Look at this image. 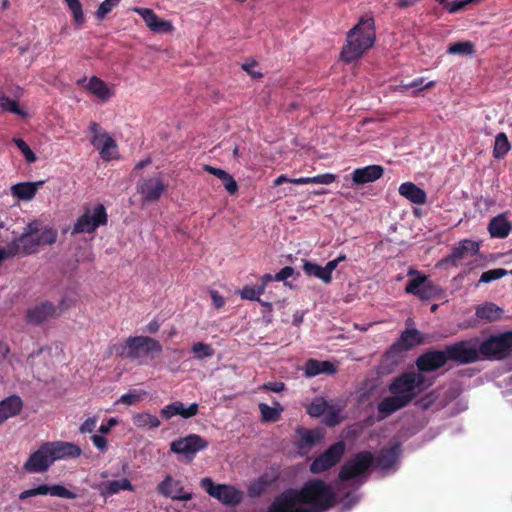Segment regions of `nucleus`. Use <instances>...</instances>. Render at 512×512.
<instances>
[{
	"mask_svg": "<svg viewBox=\"0 0 512 512\" xmlns=\"http://www.w3.org/2000/svg\"><path fill=\"white\" fill-rule=\"evenodd\" d=\"M432 383L433 381L428 380L423 373L416 371L405 372L398 376L389 385L391 396L386 397V415L407 406Z\"/></svg>",
	"mask_w": 512,
	"mask_h": 512,
	"instance_id": "1",
	"label": "nucleus"
},
{
	"mask_svg": "<svg viewBox=\"0 0 512 512\" xmlns=\"http://www.w3.org/2000/svg\"><path fill=\"white\" fill-rule=\"evenodd\" d=\"M374 42L375 27L373 18H361L359 23L347 34L346 44L341 51V59L347 63L357 60L366 50L373 46Z\"/></svg>",
	"mask_w": 512,
	"mask_h": 512,
	"instance_id": "2",
	"label": "nucleus"
},
{
	"mask_svg": "<svg viewBox=\"0 0 512 512\" xmlns=\"http://www.w3.org/2000/svg\"><path fill=\"white\" fill-rule=\"evenodd\" d=\"M293 494L299 504L308 505L310 512H325L334 506L336 501L332 487L320 479H310L298 490L293 489Z\"/></svg>",
	"mask_w": 512,
	"mask_h": 512,
	"instance_id": "3",
	"label": "nucleus"
},
{
	"mask_svg": "<svg viewBox=\"0 0 512 512\" xmlns=\"http://www.w3.org/2000/svg\"><path fill=\"white\" fill-rule=\"evenodd\" d=\"M108 215L103 204H97L94 207L85 205L83 213L80 215L73 228L72 234L93 233L100 226L106 225Z\"/></svg>",
	"mask_w": 512,
	"mask_h": 512,
	"instance_id": "4",
	"label": "nucleus"
},
{
	"mask_svg": "<svg viewBox=\"0 0 512 512\" xmlns=\"http://www.w3.org/2000/svg\"><path fill=\"white\" fill-rule=\"evenodd\" d=\"M409 275H414L406 285L405 291L418 297L422 301L439 300L443 298V289L430 281L426 275L418 271L410 270Z\"/></svg>",
	"mask_w": 512,
	"mask_h": 512,
	"instance_id": "5",
	"label": "nucleus"
},
{
	"mask_svg": "<svg viewBox=\"0 0 512 512\" xmlns=\"http://www.w3.org/2000/svg\"><path fill=\"white\" fill-rule=\"evenodd\" d=\"M479 356L489 359L512 357V332L491 336L478 345Z\"/></svg>",
	"mask_w": 512,
	"mask_h": 512,
	"instance_id": "6",
	"label": "nucleus"
},
{
	"mask_svg": "<svg viewBox=\"0 0 512 512\" xmlns=\"http://www.w3.org/2000/svg\"><path fill=\"white\" fill-rule=\"evenodd\" d=\"M424 342V336L419 330L415 328L405 329L386 351V358H394L393 363L395 364L398 360H402L409 350Z\"/></svg>",
	"mask_w": 512,
	"mask_h": 512,
	"instance_id": "7",
	"label": "nucleus"
},
{
	"mask_svg": "<svg viewBox=\"0 0 512 512\" xmlns=\"http://www.w3.org/2000/svg\"><path fill=\"white\" fill-rule=\"evenodd\" d=\"M374 460V455L370 451H361L343 464L338 478L341 481H349L356 477L364 476L372 467Z\"/></svg>",
	"mask_w": 512,
	"mask_h": 512,
	"instance_id": "8",
	"label": "nucleus"
},
{
	"mask_svg": "<svg viewBox=\"0 0 512 512\" xmlns=\"http://www.w3.org/2000/svg\"><path fill=\"white\" fill-rule=\"evenodd\" d=\"M208 446L209 442L200 435L189 434L172 441L170 451L182 456L186 462L190 463L198 452L205 450Z\"/></svg>",
	"mask_w": 512,
	"mask_h": 512,
	"instance_id": "9",
	"label": "nucleus"
},
{
	"mask_svg": "<svg viewBox=\"0 0 512 512\" xmlns=\"http://www.w3.org/2000/svg\"><path fill=\"white\" fill-rule=\"evenodd\" d=\"M200 486L211 497L226 505H235L241 501L242 494L234 487L225 484H215L209 477L200 480Z\"/></svg>",
	"mask_w": 512,
	"mask_h": 512,
	"instance_id": "10",
	"label": "nucleus"
},
{
	"mask_svg": "<svg viewBox=\"0 0 512 512\" xmlns=\"http://www.w3.org/2000/svg\"><path fill=\"white\" fill-rule=\"evenodd\" d=\"M345 452V443L338 441L332 444L327 450L316 457L310 464V472L313 474L323 473L335 466Z\"/></svg>",
	"mask_w": 512,
	"mask_h": 512,
	"instance_id": "11",
	"label": "nucleus"
},
{
	"mask_svg": "<svg viewBox=\"0 0 512 512\" xmlns=\"http://www.w3.org/2000/svg\"><path fill=\"white\" fill-rule=\"evenodd\" d=\"M447 361L461 364L473 363L479 359L478 345L473 341H461L445 347Z\"/></svg>",
	"mask_w": 512,
	"mask_h": 512,
	"instance_id": "12",
	"label": "nucleus"
},
{
	"mask_svg": "<svg viewBox=\"0 0 512 512\" xmlns=\"http://www.w3.org/2000/svg\"><path fill=\"white\" fill-rule=\"evenodd\" d=\"M129 359L135 360L150 353L160 354L162 346L158 340L148 336H130L128 337Z\"/></svg>",
	"mask_w": 512,
	"mask_h": 512,
	"instance_id": "13",
	"label": "nucleus"
},
{
	"mask_svg": "<svg viewBox=\"0 0 512 512\" xmlns=\"http://www.w3.org/2000/svg\"><path fill=\"white\" fill-rule=\"evenodd\" d=\"M479 250L478 242L469 239L461 240L452 249L451 253L441 260V263L457 266L461 261H470L477 256Z\"/></svg>",
	"mask_w": 512,
	"mask_h": 512,
	"instance_id": "14",
	"label": "nucleus"
},
{
	"mask_svg": "<svg viewBox=\"0 0 512 512\" xmlns=\"http://www.w3.org/2000/svg\"><path fill=\"white\" fill-rule=\"evenodd\" d=\"M131 11L141 16L148 29L155 34H168L174 30L172 23L164 20L150 8L132 7Z\"/></svg>",
	"mask_w": 512,
	"mask_h": 512,
	"instance_id": "15",
	"label": "nucleus"
},
{
	"mask_svg": "<svg viewBox=\"0 0 512 512\" xmlns=\"http://www.w3.org/2000/svg\"><path fill=\"white\" fill-rule=\"evenodd\" d=\"M166 189L167 184L157 177L144 178L137 184V192L144 203L157 202Z\"/></svg>",
	"mask_w": 512,
	"mask_h": 512,
	"instance_id": "16",
	"label": "nucleus"
},
{
	"mask_svg": "<svg viewBox=\"0 0 512 512\" xmlns=\"http://www.w3.org/2000/svg\"><path fill=\"white\" fill-rule=\"evenodd\" d=\"M28 231L10 243V253L13 255H28L34 253L39 246L38 229L28 226Z\"/></svg>",
	"mask_w": 512,
	"mask_h": 512,
	"instance_id": "17",
	"label": "nucleus"
},
{
	"mask_svg": "<svg viewBox=\"0 0 512 512\" xmlns=\"http://www.w3.org/2000/svg\"><path fill=\"white\" fill-rule=\"evenodd\" d=\"M358 401L371 408L376 406L379 418H384V386L381 384L366 383V387L359 395Z\"/></svg>",
	"mask_w": 512,
	"mask_h": 512,
	"instance_id": "18",
	"label": "nucleus"
},
{
	"mask_svg": "<svg viewBox=\"0 0 512 512\" xmlns=\"http://www.w3.org/2000/svg\"><path fill=\"white\" fill-rule=\"evenodd\" d=\"M157 492L172 500L188 501L192 499V494L185 492L181 481L173 479L169 474L157 485Z\"/></svg>",
	"mask_w": 512,
	"mask_h": 512,
	"instance_id": "19",
	"label": "nucleus"
},
{
	"mask_svg": "<svg viewBox=\"0 0 512 512\" xmlns=\"http://www.w3.org/2000/svg\"><path fill=\"white\" fill-rule=\"evenodd\" d=\"M267 512H310V510L300 507L293 489H287L273 500Z\"/></svg>",
	"mask_w": 512,
	"mask_h": 512,
	"instance_id": "20",
	"label": "nucleus"
},
{
	"mask_svg": "<svg viewBox=\"0 0 512 512\" xmlns=\"http://www.w3.org/2000/svg\"><path fill=\"white\" fill-rule=\"evenodd\" d=\"M53 464L48 449L43 443L34 453H32L23 465V469L28 473H42L49 469Z\"/></svg>",
	"mask_w": 512,
	"mask_h": 512,
	"instance_id": "21",
	"label": "nucleus"
},
{
	"mask_svg": "<svg viewBox=\"0 0 512 512\" xmlns=\"http://www.w3.org/2000/svg\"><path fill=\"white\" fill-rule=\"evenodd\" d=\"M56 311V306L52 302L44 301L29 308L25 319L28 324L38 326L55 317Z\"/></svg>",
	"mask_w": 512,
	"mask_h": 512,
	"instance_id": "22",
	"label": "nucleus"
},
{
	"mask_svg": "<svg viewBox=\"0 0 512 512\" xmlns=\"http://www.w3.org/2000/svg\"><path fill=\"white\" fill-rule=\"evenodd\" d=\"M38 495H51V496H57L62 497L66 499H75L77 495L68 490L66 487L55 484L52 486H48L46 484L40 485L36 488L28 489L20 493L19 499L25 500L30 497L38 496Z\"/></svg>",
	"mask_w": 512,
	"mask_h": 512,
	"instance_id": "23",
	"label": "nucleus"
},
{
	"mask_svg": "<svg viewBox=\"0 0 512 512\" xmlns=\"http://www.w3.org/2000/svg\"><path fill=\"white\" fill-rule=\"evenodd\" d=\"M445 350L428 351L420 355L416 360L418 372H432L447 363Z\"/></svg>",
	"mask_w": 512,
	"mask_h": 512,
	"instance_id": "24",
	"label": "nucleus"
},
{
	"mask_svg": "<svg viewBox=\"0 0 512 512\" xmlns=\"http://www.w3.org/2000/svg\"><path fill=\"white\" fill-rule=\"evenodd\" d=\"M48 452L50 454V457L52 459V462L54 463L56 460L63 459V458H75L81 455V448L73 443L70 442H62V441H55V442H46L45 443Z\"/></svg>",
	"mask_w": 512,
	"mask_h": 512,
	"instance_id": "25",
	"label": "nucleus"
},
{
	"mask_svg": "<svg viewBox=\"0 0 512 512\" xmlns=\"http://www.w3.org/2000/svg\"><path fill=\"white\" fill-rule=\"evenodd\" d=\"M384 168L381 165H368L357 168L351 173V179L354 186L364 185L374 182L382 177Z\"/></svg>",
	"mask_w": 512,
	"mask_h": 512,
	"instance_id": "26",
	"label": "nucleus"
},
{
	"mask_svg": "<svg viewBox=\"0 0 512 512\" xmlns=\"http://www.w3.org/2000/svg\"><path fill=\"white\" fill-rule=\"evenodd\" d=\"M199 406L197 403H191L188 407L180 401L170 403L161 410V415L165 419H170L173 416L180 415L183 418H191L198 413Z\"/></svg>",
	"mask_w": 512,
	"mask_h": 512,
	"instance_id": "27",
	"label": "nucleus"
},
{
	"mask_svg": "<svg viewBox=\"0 0 512 512\" xmlns=\"http://www.w3.org/2000/svg\"><path fill=\"white\" fill-rule=\"evenodd\" d=\"M23 405L21 397L15 394L0 401V425L7 419L20 414Z\"/></svg>",
	"mask_w": 512,
	"mask_h": 512,
	"instance_id": "28",
	"label": "nucleus"
},
{
	"mask_svg": "<svg viewBox=\"0 0 512 512\" xmlns=\"http://www.w3.org/2000/svg\"><path fill=\"white\" fill-rule=\"evenodd\" d=\"M93 488L97 489L103 497L112 496L119 493L121 490L133 491V485L127 478L102 482L93 486Z\"/></svg>",
	"mask_w": 512,
	"mask_h": 512,
	"instance_id": "29",
	"label": "nucleus"
},
{
	"mask_svg": "<svg viewBox=\"0 0 512 512\" xmlns=\"http://www.w3.org/2000/svg\"><path fill=\"white\" fill-rule=\"evenodd\" d=\"M307 377H314L319 374L333 375L336 373V366L330 361L308 359L303 367Z\"/></svg>",
	"mask_w": 512,
	"mask_h": 512,
	"instance_id": "30",
	"label": "nucleus"
},
{
	"mask_svg": "<svg viewBox=\"0 0 512 512\" xmlns=\"http://www.w3.org/2000/svg\"><path fill=\"white\" fill-rule=\"evenodd\" d=\"M398 191L401 196L405 197L414 204L423 205L426 203V192L412 182H405L401 184L398 188Z\"/></svg>",
	"mask_w": 512,
	"mask_h": 512,
	"instance_id": "31",
	"label": "nucleus"
},
{
	"mask_svg": "<svg viewBox=\"0 0 512 512\" xmlns=\"http://www.w3.org/2000/svg\"><path fill=\"white\" fill-rule=\"evenodd\" d=\"M511 230L512 224L503 214L493 217L488 224V231L493 238H505Z\"/></svg>",
	"mask_w": 512,
	"mask_h": 512,
	"instance_id": "32",
	"label": "nucleus"
},
{
	"mask_svg": "<svg viewBox=\"0 0 512 512\" xmlns=\"http://www.w3.org/2000/svg\"><path fill=\"white\" fill-rule=\"evenodd\" d=\"M43 184V180L37 182L18 183L12 186V194L22 200H31Z\"/></svg>",
	"mask_w": 512,
	"mask_h": 512,
	"instance_id": "33",
	"label": "nucleus"
},
{
	"mask_svg": "<svg viewBox=\"0 0 512 512\" xmlns=\"http://www.w3.org/2000/svg\"><path fill=\"white\" fill-rule=\"evenodd\" d=\"M86 89L103 102L109 100L113 95V91L108 87V85L97 76H92L89 79Z\"/></svg>",
	"mask_w": 512,
	"mask_h": 512,
	"instance_id": "34",
	"label": "nucleus"
},
{
	"mask_svg": "<svg viewBox=\"0 0 512 512\" xmlns=\"http://www.w3.org/2000/svg\"><path fill=\"white\" fill-rule=\"evenodd\" d=\"M91 144L97 149H100L101 158L104 160H110V149L116 148L115 141L106 132H103L100 135H96V137H92Z\"/></svg>",
	"mask_w": 512,
	"mask_h": 512,
	"instance_id": "35",
	"label": "nucleus"
},
{
	"mask_svg": "<svg viewBox=\"0 0 512 512\" xmlns=\"http://www.w3.org/2000/svg\"><path fill=\"white\" fill-rule=\"evenodd\" d=\"M297 434L300 436L297 447L300 450L310 449L315 446L322 438L318 430H310L305 428H298Z\"/></svg>",
	"mask_w": 512,
	"mask_h": 512,
	"instance_id": "36",
	"label": "nucleus"
},
{
	"mask_svg": "<svg viewBox=\"0 0 512 512\" xmlns=\"http://www.w3.org/2000/svg\"><path fill=\"white\" fill-rule=\"evenodd\" d=\"M503 310L494 303H485L477 307L476 316L481 320L488 322L496 321L501 318Z\"/></svg>",
	"mask_w": 512,
	"mask_h": 512,
	"instance_id": "37",
	"label": "nucleus"
},
{
	"mask_svg": "<svg viewBox=\"0 0 512 512\" xmlns=\"http://www.w3.org/2000/svg\"><path fill=\"white\" fill-rule=\"evenodd\" d=\"M303 271L308 277H316L325 284L332 281V276L327 275L324 267L309 260H303Z\"/></svg>",
	"mask_w": 512,
	"mask_h": 512,
	"instance_id": "38",
	"label": "nucleus"
},
{
	"mask_svg": "<svg viewBox=\"0 0 512 512\" xmlns=\"http://www.w3.org/2000/svg\"><path fill=\"white\" fill-rule=\"evenodd\" d=\"M277 407H270L268 404L260 403L259 411L261 413V421L262 422H277L281 417V412L283 411V407L276 402Z\"/></svg>",
	"mask_w": 512,
	"mask_h": 512,
	"instance_id": "39",
	"label": "nucleus"
},
{
	"mask_svg": "<svg viewBox=\"0 0 512 512\" xmlns=\"http://www.w3.org/2000/svg\"><path fill=\"white\" fill-rule=\"evenodd\" d=\"M400 455L401 445L399 443H394L389 449H386V474L396 471L399 465Z\"/></svg>",
	"mask_w": 512,
	"mask_h": 512,
	"instance_id": "40",
	"label": "nucleus"
},
{
	"mask_svg": "<svg viewBox=\"0 0 512 512\" xmlns=\"http://www.w3.org/2000/svg\"><path fill=\"white\" fill-rule=\"evenodd\" d=\"M511 149L510 142L504 132L498 133L495 137L493 147V157L495 159L503 158Z\"/></svg>",
	"mask_w": 512,
	"mask_h": 512,
	"instance_id": "41",
	"label": "nucleus"
},
{
	"mask_svg": "<svg viewBox=\"0 0 512 512\" xmlns=\"http://www.w3.org/2000/svg\"><path fill=\"white\" fill-rule=\"evenodd\" d=\"M133 423L138 428H157L160 426V420L155 415L147 412L134 415Z\"/></svg>",
	"mask_w": 512,
	"mask_h": 512,
	"instance_id": "42",
	"label": "nucleus"
},
{
	"mask_svg": "<svg viewBox=\"0 0 512 512\" xmlns=\"http://www.w3.org/2000/svg\"><path fill=\"white\" fill-rule=\"evenodd\" d=\"M64 2L72 14L75 25L82 26L85 23V15L81 2L79 0H64Z\"/></svg>",
	"mask_w": 512,
	"mask_h": 512,
	"instance_id": "43",
	"label": "nucleus"
},
{
	"mask_svg": "<svg viewBox=\"0 0 512 512\" xmlns=\"http://www.w3.org/2000/svg\"><path fill=\"white\" fill-rule=\"evenodd\" d=\"M474 44L470 41H460L449 45L447 53L451 55H473Z\"/></svg>",
	"mask_w": 512,
	"mask_h": 512,
	"instance_id": "44",
	"label": "nucleus"
},
{
	"mask_svg": "<svg viewBox=\"0 0 512 512\" xmlns=\"http://www.w3.org/2000/svg\"><path fill=\"white\" fill-rule=\"evenodd\" d=\"M191 351L194 353V357L197 360H203L205 358H210L214 355V349L210 344L204 342L194 343Z\"/></svg>",
	"mask_w": 512,
	"mask_h": 512,
	"instance_id": "45",
	"label": "nucleus"
},
{
	"mask_svg": "<svg viewBox=\"0 0 512 512\" xmlns=\"http://www.w3.org/2000/svg\"><path fill=\"white\" fill-rule=\"evenodd\" d=\"M508 274H512V270L507 271L506 269L503 268L491 269L482 273L479 279V283L487 284L494 280H498Z\"/></svg>",
	"mask_w": 512,
	"mask_h": 512,
	"instance_id": "46",
	"label": "nucleus"
},
{
	"mask_svg": "<svg viewBox=\"0 0 512 512\" xmlns=\"http://www.w3.org/2000/svg\"><path fill=\"white\" fill-rule=\"evenodd\" d=\"M120 2L121 0H104L95 12L96 19L103 20Z\"/></svg>",
	"mask_w": 512,
	"mask_h": 512,
	"instance_id": "47",
	"label": "nucleus"
},
{
	"mask_svg": "<svg viewBox=\"0 0 512 512\" xmlns=\"http://www.w3.org/2000/svg\"><path fill=\"white\" fill-rule=\"evenodd\" d=\"M13 142L22 152L25 157V160L28 163H34L37 160L35 153L31 150L29 145L21 138H13Z\"/></svg>",
	"mask_w": 512,
	"mask_h": 512,
	"instance_id": "48",
	"label": "nucleus"
},
{
	"mask_svg": "<svg viewBox=\"0 0 512 512\" xmlns=\"http://www.w3.org/2000/svg\"><path fill=\"white\" fill-rule=\"evenodd\" d=\"M0 107L16 115H24V112L19 108L18 102L7 96L0 97Z\"/></svg>",
	"mask_w": 512,
	"mask_h": 512,
	"instance_id": "49",
	"label": "nucleus"
},
{
	"mask_svg": "<svg viewBox=\"0 0 512 512\" xmlns=\"http://www.w3.org/2000/svg\"><path fill=\"white\" fill-rule=\"evenodd\" d=\"M293 183V184H313V177H301L290 179L286 175H280L274 180V186H280L283 183Z\"/></svg>",
	"mask_w": 512,
	"mask_h": 512,
	"instance_id": "50",
	"label": "nucleus"
},
{
	"mask_svg": "<svg viewBox=\"0 0 512 512\" xmlns=\"http://www.w3.org/2000/svg\"><path fill=\"white\" fill-rule=\"evenodd\" d=\"M327 403L324 400H315L307 407V413L313 417H319L326 411Z\"/></svg>",
	"mask_w": 512,
	"mask_h": 512,
	"instance_id": "51",
	"label": "nucleus"
},
{
	"mask_svg": "<svg viewBox=\"0 0 512 512\" xmlns=\"http://www.w3.org/2000/svg\"><path fill=\"white\" fill-rule=\"evenodd\" d=\"M130 349L128 348V338L123 343L113 344L110 347V354L121 358H129Z\"/></svg>",
	"mask_w": 512,
	"mask_h": 512,
	"instance_id": "52",
	"label": "nucleus"
},
{
	"mask_svg": "<svg viewBox=\"0 0 512 512\" xmlns=\"http://www.w3.org/2000/svg\"><path fill=\"white\" fill-rule=\"evenodd\" d=\"M221 181L224 188L230 195H235L238 192V184L232 175H226V177L222 178Z\"/></svg>",
	"mask_w": 512,
	"mask_h": 512,
	"instance_id": "53",
	"label": "nucleus"
},
{
	"mask_svg": "<svg viewBox=\"0 0 512 512\" xmlns=\"http://www.w3.org/2000/svg\"><path fill=\"white\" fill-rule=\"evenodd\" d=\"M56 238H57V234L55 231H53L52 229L44 230L40 235H38L39 245L41 243L51 245V244L55 243Z\"/></svg>",
	"mask_w": 512,
	"mask_h": 512,
	"instance_id": "54",
	"label": "nucleus"
},
{
	"mask_svg": "<svg viewBox=\"0 0 512 512\" xmlns=\"http://www.w3.org/2000/svg\"><path fill=\"white\" fill-rule=\"evenodd\" d=\"M240 296L242 299L251 300V301H260L258 294L256 293L255 287L245 286L241 292Z\"/></svg>",
	"mask_w": 512,
	"mask_h": 512,
	"instance_id": "55",
	"label": "nucleus"
},
{
	"mask_svg": "<svg viewBox=\"0 0 512 512\" xmlns=\"http://www.w3.org/2000/svg\"><path fill=\"white\" fill-rule=\"evenodd\" d=\"M436 400V395L434 392L428 393L423 398L419 399L416 402V405L423 410H427Z\"/></svg>",
	"mask_w": 512,
	"mask_h": 512,
	"instance_id": "56",
	"label": "nucleus"
},
{
	"mask_svg": "<svg viewBox=\"0 0 512 512\" xmlns=\"http://www.w3.org/2000/svg\"><path fill=\"white\" fill-rule=\"evenodd\" d=\"M335 179H336V176L334 174H331V173L320 174V175L313 177V184L329 185V184L333 183L335 181Z\"/></svg>",
	"mask_w": 512,
	"mask_h": 512,
	"instance_id": "57",
	"label": "nucleus"
},
{
	"mask_svg": "<svg viewBox=\"0 0 512 512\" xmlns=\"http://www.w3.org/2000/svg\"><path fill=\"white\" fill-rule=\"evenodd\" d=\"M346 259V255L341 254L337 258L330 260L324 266L328 276H332V272L337 268L338 264Z\"/></svg>",
	"mask_w": 512,
	"mask_h": 512,
	"instance_id": "58",
	"label": "nucleus"
},
{
	"mask_svg": "<svg viewBox=\"0 0 512 512\" xmlns=\"http://www.w3.org/2000/svg\"><path fill=\"white\" fill-rule=\"evenodd\" d=\"M294 274V269L290 266H285L278 273L274 275L275 281H284Z\"/></svg>",
	"mask_w": 512,
	"mask_h": 512,
	"instance_id": "59",
	"label": "nucleus"
},
{
	"mask_svg": "<svg viewBox=\"0 0 512 512\" xmlns=\"http://www.w3.org/2000/svg\"><path fill=\"white\" fill-rule=\"evenodd\" d=\"M263 390L272 391V392H282L285 389V384L283 382H268L263 384L261 387Z\"/></svg>",
	"mask_w": 512,
	"mask_h": 512,
	"instance_id": "60",
	"label": "nucleus"
},
{
	"mask_svg": "<svg viewBox=\"0 0 512 512\" xmlns=\"http://www.w3.org/2000/svg\"><path fill=\"white\" fill-rule=\"evenodd\" d=\"M470 3V0H455L448 5L447 9L450 13H456Z\"/></svg>",
	"mask_w": 512,
	"mask_h": 512,
	"instance_id": "61",
	"label": "nucleus"
},
{
	"mask_svg": "<svg viewBox=\"0 0 512 512\" xmlns=\"http://www.w3.org/2000/svg\"><path fill=\"white\" fill-rule=\"evenodd\" d=\"M210 296L212 299V304L214 308L220 309L225 305V299L222 295H220L216 290L210 291Z\"/></svg>",
	"mask_w": 512,
	"mask_h": 512,
	"instance_id": "62",
	"label": "nucleus"
},
{
	"mask_svg": "<svg viewBox=\"0 0 512 512\" xmlns=\"http://www.w3.org/2000/svg\"><path fill=\"white\" fill-rule=\"evenodd\" d=\"M141 398L138 394L136 393H126L124 395L121 396V398L119 399V402L123 403V404H126V405H133L134 403L140 401Z\"/></svg>",
	"mask_w": 512,
	"mask_h": 512,
	"instance_id": "63",
	"label": "nucleus"
},
{
	"mask_svg": "<svg viewBox=\"0 0 512 512\" xmlns=\"http://www.w3.org/2000/svg\"><path fill=\"white\" fill-rule=\"evenodd\" d=\"M95 427H96V419L88 418L81 424L80 432L81 433H91L94 431Z\"/></svg>",
	"mask_w": 512,
	"mask_h": 512,
	"instance_id": "64",
	"label": "nucleus"
}]
</instances>
